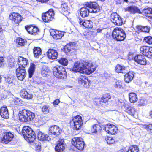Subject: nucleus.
<instances>
[{
	"label": "nucleus",
	"mask_w": 152,
	"mask_h": 152,
	"mask_svg": "<svg viewBox=\"0 0 152 152\" xmlns=\"http://www.w3.org/2000/svg\"><path fill=\"white\" fill-rule=\"evenodd\" d=\"M39 31V29L37 27L34 26V29H33L34 35H36Z\"/></svg>",
	"instance_id": "obj_55"
},
{
	"label": "nucleus",
	"mask_w": 152,
	"mask_h": 152,
	"mask_svg": "<svg viewBox=\"0 0 152 152\" xmlns=\"http://www.w3.org/2000/svg\"><path fill=\"white\" fill-rule=\"evenodd\" d=\"M18 63L19 65V67H23L25 69L24 66L26 65L28 63V61L27 59L21 56L18 57Z\"/></svg>",
	"instance_id": "obj_26"
},
{
	"label": "nucleus",
	"mask_w": 152,
	"mask_h": 152,
	"mask_svg": "<svg viewBox=\"0 0 152 152\" xmlns=\"http://www.w3.org/2000/svg\"><path fill=\"white\" fill-rule=\"evenodd\" d=\"M134 76V72L132 71H129L124 75V81L127 83L131 82L133 80Z\"/></svg>",
	"instance_id": "obj_27"
},
{
	"label": "nucleus",
	"mask_w": 152,
	"mask_h": 152,
	"mask_svg": "<svg viewBox=\"0 0 152 152\" xmlns=\"http://www.w3.org/2000/svg\"><path fill=\"white\" fill-rule=\"evenodd\" d=\"M25 140L29 143L33 142L36 138L35 134H22Z\"/></svg>",
	"instance_id": "obj_21"
},
{
	"label": "nucleus",
	"mask_w": 152,
	"mask_h": 152,
	"mask_svg": "<svg viewBox=\"0 0 152 152\" xmlns=\"http://www.w3.org/2000/svg\"><path fill=\"white\" fill-rule=\"evenodd\" d=\"M79 22L81 25H82L86 28H91L93 27V23L90 20H83L80 18Z\"/></svg>",
	"instance_id": "obj_17"
},
{
	"label": "nucleus",
	"mask_w": 152,
	"mask_h": 152,
	"mask_svg": "<svg viewBox=\"0 0 152 152\" xmlns=\"http://www.w3.org/2000/svg\"><path fill=\"white\" fill-rule=\"evenodd\" d=\"M58 52L54 49H49L48 51L47 56L49 59H56L58 56Z\"/></svg>",
	"instance_id": "obj_22"
},
{
	"label": "nucleus",
	"mask_w": 152,
	"mask_h": 152,
	"mask_svg": "<svg viewBox=\"0 0 152 152\" xmlns=\"http://www.w3.org/2000/svg\"><path fill=\"white\" fill-rule=\"evenodd\" d=\"M50 33L53 38L56 39H61L64 34L63 32L57 30L52 31L50 32Z\"/></svg>",
	"instance_id": "obj_19"
},
{
	"label": "nucleus",
	"mask_w": 152,
	"mask_h": 152,
	"mask_svg": "<svg viewBox=\"0 0 152 152\" xmlns=\"http://www.w3.org/2000/svg\"><path fill=\"white\" fill-rule=\"evenodd\" d=\"M114 85L116 88H121L122 86V83L119 80H116Z\"/></svg>",
	"instance_id": "obj_46"
},
{
	"label": "nucleus",
	"mask_w": 152,
	"mask_h": 152,
	"mask_svg": "<svg viewBox=\"0 0 152 152\" xmlns=\"http://www.w3.org/2000/svg\"><path fill=\"white\" fill-rule=\"evenodd\" d=\"M55 134H38L37 136L39 140H48L49 141L51 140L52 138V134L55 136Z\"/></svg>",
	"instance_id": "obj_18"
},
{
	"label": "nucleus",
	"mask_w": 152,
	"mask_h": 152,
	"mask_svg": "<svg viewBox=\"0 0 152 152\" xmlns=\"http://www.w3.org/2000/svg\"><path fill=\"white\" fill-rule=\"evenodd\" d=\"M53 70L55 76L59 79H66L67 77L65 69L62 66H56L53 67Z\"/></svg>",
	"instance_id": "obj_4"
},
{
	"label": "nucleus",
	"mask_w": 152,
	"mask_h": 152,
	"mask_svg": "<svg viewBox=\"0 0 152 152\" xmlns=\"http://www.w3.org/2000/svg\"><path fill=\"white\" fill-rule=\"evenodd\" d=\"M0 115L3 118L7 119L9 118V113L6 107H2L1 108Z\"/></svg>",
	"instance_id": "obj_25"
},
{
	"label": "nucleus",
	"mask_w": 152,
	"mask_h": 152,
	"mask_svg": "<svg viewBox=\"0 0 152 152\" xmlns=\"http://www.w3.org/2000/svg\"><path fill=\"white\" fill-rule=\"evenodd\" d=\"M112 36L113 39L117 41H123L126 37L124 31L120 28H115L112 32Z\"/></svg>",
	"instance_id": "obj_5"
},
{
	"label": "nucleus",
	"mask_w": 152,
	"mask_h": 152,
	"mask_svg": "<svg viewBox=\"0 0 152 152\" xmlns=\"http://www.w3.org/2000/svg\"><path fill=\"white\" fill-rule=\"evenodd\" d=\"M34 27L32 25L29 26H25V29L29 34L32 35H34L33 29Z\"/></svg>",
	"instance_id": "obj_42"
},
{
	"label": "nucleus",
	"mask_w": 152,
	"mask_h": 152,
	"mask_svg": "<svg viewBox=\"0 0 152 152\" xmlns=\"http://www.w3.org/2000/svg\"><path fill=\"white\" fill-rule=\"evenodd\" d=\"M35 132H34L32 129L28 126H24L22 129L21 133H35Z\"/></svg>",
	"instance_id": "obj_39"
},
{
	"label": "nucleus",
	"mask_w": 152,
	"mask_h": 152,
	"mask_svg": "<svg viewBox=\"0 0 152 152\" xmlns=\"http://www.w3.org/2000/svg\"><path fill=\"white\" fill-rule=\"evenodd\" d=\"M92 133H97L100 132H104L103 126L101 127L99 125L95 124L94 125L91 129Z\"/></svg>",
	"instance_id": "obj_28"
},
{
	"label": "nucleus",
	"mask_w": 152,
	"mask_h": 152,
	"mask_svg": "<svg viewBox=\"0 0 152 152\" xmlns=\"http://www.w3.org/2000/svg\"><path fill=\"white\" fill-rule=\"evenodd\" d=\"M148 58L152 59V47H149V51Z\"/></svg>",
	"instance_id": "obj_54"
},
{
	"label": "nucleus",
	"mask_w": 152,
	"mask_h": 152,
	"mask_svg": "<svg viewBox=\"0 0 152 152\" xmlns=\"http://www.w3.org/2000/svg\"><path fill=\"white\" fill-rule=\"evenodd\" d=\"M150 116L152 118V111H151L150 112Z\"/></svg>",
	"instance_id": "obj_61"
},
{
	"label": "nucleus",
	"mask_w": 152,
	"mask_h": 152,
	"mask_svg": "<svg viewBox=\"0 0 152 152\" xmlns=\"http://www.w3.org/2000/svg\"><path fill=\"white\" fill-rule=\"evenodd\" d=\"M49 133H61L62 130L57 126L53 125L49 127Z\"/></svg>",
	"instance_id": "obj_29"
},
{
	"label": "nucleus",
	"mask_w": 152,
	"mask_h": 152,
	"mask_svg": "<svg viewBox=\"0 0 152 152\" xmlns=\"http://www.w3.org/2000/svg\"><path fill=\"white\" fill-rule=\"evenodd\" d=\"M129 98L130 102L134 103L137 100V97L136 94L134 93H131L129 94Z\"/></svg>",
	"instance_id": "obj_34"
},
{
	"label": "nucleus",
	"mask_w": 152,
	"mask_h": 152,
	"mask_svg": "<svg viewBox=\"0 0 152 152\" xmlns=\"http://www.w3.org/2000/svg\"><path fill=\"white\" fill-rule=\"evenodd\" d=\"M72 145L78 149L82 150L83 149L85 143L83 139L80 137H75L72 139Z\"/></svg>",
	"instance_id": "obj_6"
},
{
	"label": "nucleus",
	"mask_w": 152,
	"mask_h": 152,
	"mask_svg": "<svg viewBox=\"0 0 152 152\" xmlns=\"http://www.w3.org/2000/svg\"><path fill=\"white\" fill-rule=\"evenodd\" d=\"M72 121L76 130L80 129L83 125L82 117L80 115H77L73 119Z\"/></svg>",
	"instance_id": "obj_11"
},
{
	"label": "nucleus",
	"mask_w": 152,
	"mask_h": 152,
	"mask_svg": "<svg viewBox=\"0 0 152 152\" xmlns=\"http://www.w3.org/2000/svg\"><path fill=\"white\" fill-rule=\"evenodd\" d=\"M14 136L13 134H6L4 135L2 138H0V141L1 140L2 143L7 144L12 140Z\"/></svg>",
	"instance_id": "obj_24"
},
{
	"label": "nucleus",
	"mask_w": 152,
	"mask_h": 152,
	"mask_svg": "<svg viewBox=\"0 0 152 152\" xmlns=\"http://www.w3.org/2000/svg\"><path fill=\"white\" fill-rule=\"evenodd\" d=\"M59 9L62 12H68V7L67 4L64 3L61 4V6Z\"/></svg>",
	"instance_id": "obj_37"
},
{
	"label": "nucleus",
	"mask_w": 152,
	"mask_h": 152,
	"mask_svg": "<svg viewBox=\"0 0 152 152\" xmlns=\"http://www.w3.org/2000/svg\"><path fill=\"white\" fill-rule=\"evenodd\" d=\"M9 18L13 22L17 24L19 23L22 21L21 16L17 13H12L9 16Z\"/></svg>",
	"instance_id": "obj_14"
},
{
	"label": "nucleus",
	"mask_w": 152,
	"mask_h": 152,
	"mask_svg": "<svg viewBox=\"0 0 152 152\" xmlns=\"http://www.w3.org/2000/svg\"><path fill=\"white\" fill-rule=\"evenodd\" d=\"M125 12H128L130 14H134L136 13L142 14V12L137 7L135 6H130L124 9Z\"/></svg>",
	"instance_id": "obj_16"
},
{
	"label": "nucleus",
	"mask_w": 152,
	"mask_h": 152,
	"mask_svg": "<svg viewBox=\"0 0 152 152\" xmlns=\"http://www.w3.org/2000/svg\"><path fill=\"white\" fill-rule=\"evenodd\" d=\"M126 111L130 115H132L135 113V109L131 107L127 106H125Z\"/></svg>",
	"instance_id": "obj_40"
},
{
	"label": "nucleus",
	"mask_w": 152,
	"mask_h": 152,
	"mask_svg": "<svg viewBox=\"0 0 152 152\" xmlns=\"http://www.w3.org/2000/svg\"><path fill=\"white\" fill-rule=\"evenodd\" d=\"M2 29L1 27L0 26V34L1 32Z\"/></svg>",
	"instance_id": "obj_64"
},
{
	"label": "nucleus",
	"mask_w": 152,
	"mask_h": 152,
	"mask_svg": "<svg viewBox=\"0 0 152 152\" xmlns=\"http://www.w3.org/2000/svg\"><path fill=\"white\" fill-rule=\"evenodd\" d=\"M106 140L108 144H111L114 143L115 141L113 138L111 137H107L106 138Z\"/></svg>",
	"instance_id": "obj_49"
},
{
	"label": "nucleus",
	"mask_w": 152,
	"mask_h": 152,
	"mask_svg": "<svg viewBox=\"0 0 152 152\" xmlns=\"http://www.w3.org/2000/svg\"><path fill=\"white\" fill-rule=\"evenodd\" d=\"M16 42L18 44L17 45V47H19L21 46H23L25 43V40L21 38H18L17 39Z\"/></svg>",
	"instance_id": "obj_43"
},
{
	"label": "nucleus",
	"mask_w": 152,
	"mask_h": 152,
	"mask_svg": "<svg viewBox=\"0 0 152 152\" xmlns=\"http://www.w3.org/2000/svg\"><path fill=\"white\" fill-rule=\"evenodd\" d=\"M19 116V120L22 122L32 120L35 117L34 113L30 110L25 109L20 111Z\"/></svg>",
	"instance_id": "obj_3"
},
{
	"label": "nucleus",
	"mask_w": 152,
	"mask_h": 152,
	"mask_svg": "<svg viewBox=\"0 0 152 152\" xmlns=\"http://www.w3.org/2000/svg\"><path fill=\"white\" fill-rule=\"evenodd\" d=\"M111 96L108 94L104 95L101 98H96L94 100V104L98 105L101 102H106L111 98Z\"/></svg>",
	"instance_id": "obj_12"
},
{
	"label": "nucleus",
	"mask_w": 152,
	"mask_h": 152,
	"mask_svg": "<svg viewBox=\"0 0 152 152\" xmlns=\"http://www.w3.org/2000/svg\"><path fill=\"white\" fill-rule=\"evenodd\" d=\"M20 94L21 97L27 99H31L33 96L32 94L28 92L26 90L24 89L21 91Z\"/></svg>",
	"instance_id": "obj_23"
},
{
	"label": "nucleus",
	"mask_w": 152,
	"mask_h": 152,
	"mask_svg": "<svg viewBox=\"0 0 152 152\" xmlns=\"http://www.w3.org/2000/svg\"><path fill=\"white\" fill-rule=\"evenodd\" d=\"M74 44H75L74 42H71L67 44L61 50L67 55L71 56H73L75 55Z\"/></svg>",
	"instance_id": "obj_7"
},
{
	"label": "nucleus",
	"mask_w": 152,
	"mask_h": 152,
	"mask_svg": "<svg viewBox=\"0 0 152 152\" xmlns=\"http://www.w3.org/2000/svg\"><path fill=\"white\" fill-rule=\"evenodd\" d=\"M54 16V11L52 9H51L42 14V19L44 22H48L53 20Z\"/></svg>",
	"instance_id": "obj_9"
},
{
	"label": "nucleus",
	"mask_w": 152,
	"mask_h": 152,
	"mask_svg": "<svg viewBox=\"0 0 152 152\" xmlns=\"http://www.w3.org/2000/svg\"><path fill=\"white\" fill-rule=\"evenodd\" d=\"M96 70V68L88 61H80L74 64L70 70L75 72H79L82 73H86L88 75L93 72Z\"/></svg>",
	"instance_id": "obj_1"
},
{
	"label": "nucleus",
	"mask_w": 152,
	"mask_h": 152,
	"mask_svg": "<svg viewBox=\"0 0 152 152\" xmlns=\"http://www.w3.org/2000/svg\"><path fill=\"white\" fill-rule=\"evenodd\" d=\"M35 70V65L32 63H31L30 65V66L28 69L29 77L31 78L34 74Z\"/></svg>",
	"instance_id": "obj_33"
},
{
	"label": "nucleus",
	"mask_w": 152,
	"mask_h": 152,
	"mask_svg": "<svg viewBox=\"0 0 152 152\" xmlns=\"http://www.w3.org/2000/svg\"><path fill=\"white\" fill-rule=\"evenodd\" d=\"M145 127L148 131H150V132L152 133V125L150 124L145 126Z\"/></svg>",
	"instance_id": "obj_53"
},
{
	"label": "nucleus",
	"mask_w": 152,
	"mask_h": 152,
	"mask_svg": "<svg viewBox=\"0 0 152 152\" xmlns=\"http://www.w3.org/2000/svg\"><path fill=\"white\" fill-rule=\"evenodd\" d=\"M145 42L149 44H152V37L151 36H148L144 38Z\"/></svg>",
	"instance_id": "obj_48"
},
{
	"label": "nucleus",
	"mask_w": 152,
	"mask_h": 152,
	"mask_svg": "<svg viewBox=\"0 0 152 152\" xmlns=\"http://www.w3.org/2000/svg\"><path fill=\"white\" fill-rule=\"evenodd\" d=\"M85 5L89 9L86 7H82L80 9V15L83 18L88 16L89 12L96 13L99 11V6L95 2H87Z\"/></svg>",
	"instance_id": "obj_2"
},
{
	"label": "nucleus",
	"mask_w": 152,
	"mask_h": 152,
	"mask_svg": "<svg viewBox=\"0 0 152 152\" xmlns=\"http://www.w3.org/2000/svg\"><path fill=\"white\" fill-rule=\"evenodd\" d=\"M37 1L41 2L42 3H46L49 0H36Z\"/></svg>",
	"instance_id": "obj_58"
},
{
	"label": "nucleus",
	"mask_w": 152,
	"mask_h": 152,
	"mask_svg": "<svg viewBox=\"0 0 152 152\" xmlns=\"http://www.w3.org/2000/svg\"><path fill=\"white\" fill-rule=\"evenodd\" d=\"M5 81L8 84L11 85V86L14 85H15V82H14L15 80L14 79V77L13 76L10 75L5 77Z\"/></svg>",
	"instance_id": "obj_32"
},
{
	"label": "nucleus",
	"mask_w": 152,
	"mask_h": 152,
	"mask_svg": "<svg viewBox=\"0 0 152 152\" xmlns=\"http://www.w3.org/2000/svg\"><path fill=\"white\" fill-rule=\"evenodd\" d=\"M122 18L117 13H112L110 16L111 21L115 25L119 26L123 24Z\"/></svg>",
	"instance_id": "obj_8"
},
{
	"label": "nucleus",
	"mask_w": 152,
	"mask_h": 152,
	"mask_svg": "<svg viewBox=\"0 0 152 152\" xmlns=\"http://www.w3.org/2000/svg\"><path fill=\"white\" fill-rule=\"evenodd\" d=\"M13 101L16 105H19L21 103V100L19 98H16Z\"/></svg>",
	"instance_id": "obj_52"
},
{
	"label": "nucleus",
	"mask_w": 152,
	"mask_h": 152,
	"mask_svg": "<svg viewBox=\"0 0 152 152\" xmlns=\"http://www.w3.org/2000/svg\"><path fill=\"white\" fill-rule=\"evenodd\" d=\"M117 152H125L123 149H121L120 150L118 151Z\"/></svg>",
	"instance_id": "obj_62"
},
{
	"label": "nucleus",
	"mask_w": 152,
	"mask_h": 152,
	"mask_svg": "<svg viewBox=\"0 0 152 152\" xmlns=\"http://www.w3.org/2000/svg\"><path fill=\"white\" fill-rule=\"evenodd\" d=\"M110 131H108L107 133H116L118 132V129L117 127L115 126L112 125V126L110 127Z\"/></svg>",
	"instance_id": "obj_45"
},
{
	"label": "nucleus",
	"mask_w": 152,
	"mask_h": 152,
	"mask_svg": "<svg viewBox=\"0 0 152 152\" xmlns=\"http://www.w3.org/2000/svg\"><path fill=\"white\" fill-rule=\"evenodd\" d=\"M137 28L139 30L142 32H148L150 31V28L148 26H137Z\"/></svg>",
	"instance_id": "obj_38"
},
{
	"label": "nucleus",
	"mask_w": 152,
	"mask_h": 152,
	"mask_svg": "<svg viewBox=\"0 0 152 152\" xmlns=\"http://www.w3.org/2000/svg\"><path fill=\"white\" fill-rule=\"evenodd\" d=\"M49 71V69L47 66H42V72L43 73L45 74L46 75L48 73Z\"/></svg>",
	"instance_id": "obj_50"
},
{
	"label": "nucleus",
	"mask_w": 152,
	"mask_h": 152,
	"mask_svg": "<svg viewBox=\"0 0 152 152\" xmlns=\"http://www.w3.org/2000/svg\"><path fill=\"white\" fill-rule=\"evenodd\" d=\"M60 102V100L58 99H57L53 101V103L54 105H57L59 104Z\"/></svg>",
	"instance_id": "obj_57"
},
{
	"label": "nucleus",
	"mask_w": 152,
	"mask_h": 152,
	"mask_svg": "<svg viewBox=\"0 0 152 152\" xmlns=\"http://www.w3.org/2000/svg\"><path fill=\"white\" fill-rule=\"evenodd\" d=\"M112 124H108L105 125L104 126H103V131L104 132H106L107 133L110 129V127L112 126Z\"/></svg>",
	"instance_id": "obj_47"
},
{
	"label": "nucleus",
	"mask_w": 152,
	"mask_h": 152,
	"mask_svg": "<svg viewBox=\"0 0 152 152\" xmlns=\"http://www.w3.org/2000/svg\"><path fill=\"white\" fill-rule=\"evenodd\" d=\"M65 148V144L64 139L59 140L57 142L56 145L55 147V150L57 152L63 151Z\"/></svg>",
	"instance_id": "obj_15"
},
{
	"label": "nucleus",
	"mask_w": 152,
	"mask_h": 152,
	"mask_svg": "<svg viewBox=\"0 0 152 152\" xmlns=\"http://www.w3.org/2000/svg\"><path fill=\"white\" fill-rule=\"evenodd\" d=\"M142 13L148 18L152 19V8H145L142 10Z\"/></svg>",
	"instance_id": "obj_30"
},
{
	"label": "nucleus",
	"mask_w": 152,
	"mask_h": 152,
	"mask_svg": "<svg viewBox=\"0 0 152 152\" xmlns=\"http://www.w3.org/2000/svg\"><path fill=\"white\" fill-rule=\"evenodd\" d=\"M78 83L81 84L85 88H88L91 84V82L85 76H81L78 79Z\"/></svg>",
	"instance_id": "obj_10"
},
{
	"label": "nucleus",
	"mask_w": 152,
	"mask_h": 152,
	"mask_svg": "<svg viewBox=\"0 0 152 152\" xmlns=\"http://www.w3.org/2000/svg\"><path fill=\"white\" fill-rule=\"evenodd\" d=\"M118 104L119 106H124V102H120L119 100H118Z\"/></svg>",
	"instance_id": "obj_60"
},
{
	"label": "nucleus",
	"mask_w": 152,
	"mask_h": 152,
	"mask_svg": "<svg viewBox=\"0 0 152 152\" xmlns=\"http://www.w3.org/2000/svg\"><path fill=\"white\" fill-rule=\"evenodd\" d=\"M48 108L49 106L48 105H45L42 107V111L44 113H47L49 111Z\"/></svg>",
	"instance_id": "obj_51"
},
{
	"label": "nucleus",
	"mask_w": 152,
	"mask_h": 152,
	"mask_svg": "<svg viewBox=\"0 0 152 152\" xmlns=\"http://www.w3.org/2000/svg\"><path fill=\"white\" fill-rule=\"evenodd\" d=\"M104 28L102 27H101L99 28H97L96 29L97 32L98 33L101 32V31L103 30L104 29Z\"/></svg>",
	"instance_id": "obj_59"
},
{
	"label": "nucleus",
	"mask_w": 152,
	"mask_h": 152,
	"mask_svg": "<svg viewBox=\"0 0 152 152\" xmlns=\"http://www.w3.org/2000/svg\"><path fill=\"white\" fill-rule=\"evenodd\" d=\"M58 62L63 66H67L68 63L67 59L65 58H61L58 59Z\"/></svg>",
	"instance_id": "obj_41"
},
{
	"label": "nucleus",
	"mask_w": 152,
	"mask_h": 152,
	"mask_svg": "<svg viewBox=\"0 0 152 152\" xmlns=\"http://www.w3.org/2000/svg\"><path fill=\"white\" fill-rule=\"evenodd\" d=\"M140 53L148 58L149 47L145 46H141L140 48Z\"/></svg>",
	"instance_id": "obj_31"
},
{
	"label": "nucleus",
	"mask_w": 152,
	"mask_h": 152,
	"mask_svg": "<svg viewBox=\"0 0 152 152\" xmlns=\"http://www.w3.org/2000/svg\"><path fill=\"white\" fill-rule=\"evenodd\" d=\"M139 148L137 145H133L129 147L128 152H138Z\"/></svg>",
	"instance_id": "obj_44"
},
{
	"label": "nucleus",
	"mask_w": 152,
	"mask_h": 152,
	"mask_svg": "<svg viewBox=\"0 0 152 152\" xmlns=\"http://www.w3.org/2000/svg\"><path fill=\"white\" fill-rule=\"evenodd\" d=\"M4 60L3 57H0V67L4 64Z\"/></svg>",
	"instance_id": "obj_56"
},
{
	"label": "nucleus",
	"mask_w": 152,
	"mask_h": 152,
	"mask_svg": "<svg viewBox=\"0 0 152 152\" xmlns=\"http://www.w3.org/2000/svg\"><path fill=\"white\" fill-rule=\"evenodd\" d=\"M37 132V133H42L41 132H40L39 130H38L36 131Z\"/></svg>",
	"instance_id": "obj_63"
},
{
	"label": "nucleus",
	"mask_w": 152,
	"mask_h": 152,
	"mask_svg": "<svg viewBox=\"0 0 152 152\" xmlns=\"http://www.w3.org/2000/svg\"><path fill=\"white\" fill-rule=\"evenodd\" d=\"M115 71L118 73H125L126 72L125 67L119 64L116 66L115 67Z\"/></svg>",
	"instance_id": "obj_36"
},
{
	"label": "nucleus",
	"mask_w": 152,
	"mask_h": 152,
	"mask_svg": "<svg viewBox=\"0 0 152 152\" xmlns=\"http://www.w3.org/2000/svg\"><path fill=\"white\" fill-rule=\"evenodd\" d=\"M134 59L136 62L141 65H145L146 64V61L144 56L137 55L135 57Z\"/></svg>",
	"instance_id": "obj_20"
},
{
	"label": "nucleus",
	"mask_w": 152,
	"mask_h": 152,
	"mask_svg": "<svg viewBox=\"0 0 152 152\" xmlns=\"http://www.w3.org/2000/svg\"><path fill=\"white\" fill-rule=\"evenodd\" d=\"M23 67H19L16 70V76L20 80H22L25 78L26 73Z\"/></svg>",
	"instance_id": "obj_13"
},
{
	"label": "nucleus",
	"mask_w": 152,
	"mask_h": 152,
	"mask_svg": "<svg viewBox=\"0 0 152 152\" xmlns=\"http://www.w3.org/2000/svg\"><path fill=\"white\" fill-rule=\"evenodd\" d=\"M34 55L35 58H38L42 53V50L39 47H34L33 49Z\"/></svg>",
	"instance_id": "obj_35"
}]
</instances>
